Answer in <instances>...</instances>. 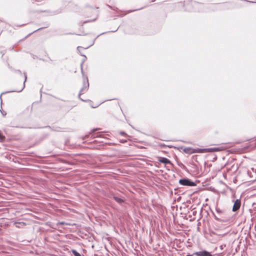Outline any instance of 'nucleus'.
<instances>
[{
    "label": "nucleus",
    "instance_id": "9b49d317",
    "mask_svg": "<svg viewBox=\"0 0 256 256\" xmlns=\"http://www.w3.org/2000/svg\"><path fill=\"white\" fill-rule=\"evenodd\" d=\"M120 134L122 136H126V134L124 132H120Z\"/></svg>",
    "mask_w": 256,
    "mask_h": 256
},
{
    "label": "nucleus",
    "instance_id": "f8f14e48",
    "mask_svg": "<svg viewBox=\"0 0 256 256\" xmlns=\"http://www.w3.org/2000/svg\"><path fill=\"white\" fill-rule=\"evenodd\" d=\"M77 49L78 50L80 51V50H81L82 49V48L80 47V46H78Z\"/></svg>",
    "mask_w": 256,
    "mask_h": 256
},
{
    "label": "nucleus",
    "instance_id": "f03ea898",
    "mask_svg": "<svg viewBox=\"0 0 256 256\" xmlns=\"http://www.w3.org/2000/svg\"><path fill=\"white\" fill-rule=\"evenodd\" d=\"M83 91H84V90L82 89L81 90L80 93V95H79L80 98L82 101L88 102L89 104L90 105V106L92 108H97L100 105V104L99 103L94 104V102L92 100L84 99L82 96V92Z\"/></svg>",
    "mask_w": 256,
    "mask_h": 256
},
{
    "label": "nucleus",
    "instance_id": "0eeeda50",
    "mask_svg": "<svg viewBox=\"0 0 256 256\" xmlns=\"http://www.w3.org/2000/svg\"><path fill=\"white\" fill-rule=\"evenodd\" d=\"M97 129H96V130H92V133H91V136L94 138H97V137H102V134H100V133H94V132L95 130H96Z\"/></svg>",
    "mask_w": 256,
    "mask_h": 256
},
{
    "label": "nucleus",
    "instance_id": "6e6552de",
    "mask_svg": "<svg viewBox=\"0 0 256 256\" xmlns=\"http://www.w3.org/2000/svg\"><path fill=\"white\" fill-rule=\"evenodd\" d=\"M16 226L18 228H20L26 226V224L24 222H16L14 223Z\"/></svg>",
    "mask_w": 256,
    "mask_h": 256
},
{
    "label": "nucleus",
    "instance_id": "9d476101",
    "mask_svg": "<svg viewBox=\"0 0 256 256\" xmlns=\"http://www.w3.org/2000/svg\"><path fill=\"white\" fill-rule=\"evenodd\" d=\"M72 252L74 255V256H81V255L76 250H72Z\"/></svg>",
    "mask_w": 256,
    "mask_h": 256
},
{
    "label": "nucleus",
    "instance_id": "f257e3e1",
    "mask_svg": "<svg viewBox=\"0 0 256 256\" xmlns=\"http://www.w3.org/2000/svg\"><path fill=\"white\" fill-rule=\"evenodd\" d=\"M224 148H198L194 150V152L199 153H206V152H220L224 150Z\"/></svg>",
    "mask_w": 256,
    "mask_h": 256
},
{
    "label": "nucleus",
    "instance_id": "2eb2a0df",
    "mask_svg": "<svg viewBox=\"0 0 256 256\" xmlns=\"http://www.w3.org/2000/svg\"><path fill=\"white\" fill-rule=\"evenodd\" d=\"M186 256H192V255L188 254V255H187Z\"/></svg>",
    "mask_w": 256,
    "mask_h": 256
},
{
    "label": "nucleus",
    "instance_id": "1a4fd4ad",
    "mask_svg": "<svg viewBox=\"0 0 256 256\" xmlns=\"http://www.w3.org/2000/svg\"><path fill=\"white\" fill-rule=\"evenodd\" d=\"M114 199L117 202H118L119 203H121V202H123V200L122 199H121L120 198H119L118 197H114Z\"/></svg>",
    "mask_w": 256,
    "mask_h": 256
},
{
    "label": "nucleus",
    "instance_id": "7ed1b4c3",
    "mask_svg": "<svg viewBox=\"0 0 256 256\" xmlns=\"http://www.w3.org/2000/svg\"><path fill=\"white\" fill-rule=\"evenodd\" d=\"M179 183L181 185L186 186H195L196 185L194 182L188 179H180L179 180Z\"/></svg>",
    "mask_w": 256,
    "mask_h": 256
},
{
    "label": "nucleus",
    "instance_id": "39448f33",
    "mask_svg": "<svg viewBox=\"0 0 256 256\" xmlns=\"http://www.w3.org/2000/svg\"><path fill=\"white\" fill-rule=\"evenodd\" d=\"M241 202L240 200H236L234 202L232 207V210L236 212L238 210L240 206Z\"/></svg>",
    "mask_w": 256,
    "mask_h": 256
},
{
    "label": "nucleus",
    "instance_id": "4468645a",
    "mask_svg": "<svg viewBox=\"0 0 256 256\" xmlns=\"http://www.w3.org/2000/svg\"><path fill=\"white\" fill-rule=\"evenodd\" d=\"M84 23H85V22H83L82 24V26H83V24H84Z\"/></svg>",
    "mask_w": 256,
    "mask_h": 256
},
{
    "label": "nucleus",
    "instance_id": "20e7f679",
    "mask_svg": "<svg viewBox=\"0 0 256 256\" xmlns=\"http://www.w3.org/2000/svg\"><path fill=\"white\" fill-rule=\"evenodd\" d=\"M194 254L197 256H212V254L210 252L206 250L196 252L194 253Z\"/></svg>",
    "mask_w": 256,
    "mask_h": 256
},
{
    "label": "nucleus",
    "instance_id": "423d86ee",
    "mask_svg": "<svg viewBox=\"0 0 256 256\" xmlns=\"http://www.w3.org/2000/svg\"><path fill=\"white\" fill-rule=\"evenodd\" d=\"M158 161L164 164H172L170 161L166 158L160 157L158 158Z\"/></svg>",
    "mask_w": 256,
    "mask_h": 256
},
{
    "label": "nucleus",
    "instance_id": "ddd939ff",
    "mask_svg": "<svg viewBox=\"0 0 256 256\" xmlns=\"http://www.w3.org/2000/svg\"><path fill=\"white\" fill-rule=\"evenodd\" d=\"M84 81H86V88L88 86V80H84Z\"/></svg>",
    "mask_w": 256,
    "mask_h": 256
}]
</instances>
